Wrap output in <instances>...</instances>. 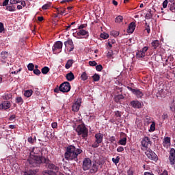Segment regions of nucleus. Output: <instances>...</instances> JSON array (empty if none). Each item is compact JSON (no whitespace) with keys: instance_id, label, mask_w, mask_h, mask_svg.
<instances>
[{"instance_id":"20","label":"nucleus","mask_w":175,"mask_h":175,"mask_svg":"<svg viewBox=\"0 0 175 175\" xmlns=\"http://www.w3.org/2000/svg\"><path fill=\"white\" fill-rule=\"evenodd\" d=\"M10 106H12V104L10 103V101L5 100L2 103V104L0 105V107L3 109L4 110H8V109H10Z\"/></svg>"},{"instance_id":"47","label":"nucleus","mask_w":175,"mask_h":175,"mask_svg":"<svg viewBox=\"0 0 175 175\" xmlns=\"http://www.w3.org/2000/svg\"><path fill=\"white\" fill-rule=\"evenodd\" d=\"M103 69V66L101 64L96 66V70L98 72H102V70Z\"/></svg>"},{"instance_id":"7","label":"nucleus","mask_w":175,"mask_h":175,"mask_svg":"<svg viewBox=\"0 0 175 175\" xmlns=\"http://www.w3.org/2000/svg\"><path fill=\"white\" fill-rule=\"evenodd\" d=\"M96 140L94 143L92 145V147L93 148H97V147H99V144L102 143L103 140V134L99 133L95 135Z\"/></svg>"},{"instance_id":"23","label":"nucleus","mask_w":175,"mask_h":175,"mask_svg":"<svg viewBox=\"0 0 175 175\" xmlns=\"http://www.w3.org/2000/svg\"><path fill=\"white\" fill-rule=\"evenodd\" d=\"M66 78L67 79L68 81H73V80H75V75L73 72H70L66 74Z\"/></svg>"},{"instance_id":"16","label":"nucleus","mask_w":175,"mask_h":175,"mask_svg":"<svg viewBox=\"0 0 175 175\" xmlns=\"http://www.w3.org/2000/svg\"><path fill=\"white\" fill-rule=\"evenodd\" d=\"M70 46V53L71 51H73V50H75V44H73V40H72V39H68L67 41L64 42V46L66 47V46Z\"/></svg>"},{"instance_id":"42","label":"nucleus","mask_w":175,"mask_h":175,"mask_svg":"<svg viewBox=\"0 0 175 175\" xmlns=\"http://www.w3.org/2000/svg\"><path fill=\"white\" fill-rule=\"evenodd\" d=\"M81 77L83 81H85V80H87V79H88V76L87 75V73H85V72H83Z\"/></svg>"},{"instance_id":"54","label":"nucleus","mask_w":175,"mask_h":175,"mask_svg":"<svg viewBox=\"0 0 175 175\" xmlns=\"http://www.w3.org/2000/svg\"><path fill=\"white\" fill-rule=\"evenodd\" d=\"M167 3H168L167 0H165V1L163 2V8L164 9H166V8H167Z\"/></svg>"},{"instance_id":"24","label":"nucleus","mask_w":175,"mask_h":175,"mask_svg":"<svg viewBox=\"0 0 175 175\" xmlns=\"http://www.w3.org/2000/svg\"><path fill=\"white\" fill-rule=\"evenodd\" d=\"M32 94H33V91H32V90H25L24 92V96L26 98H30V96H32Z\"/></svg>"},{"instance_id":"21","label":"nucleus","mask_w":175,"mask_h":175,"mask_svg":"<svg viewBox=\"0 0 175 175\" xmlns=\"http://www.w3.org/2000/svg\"><path fill=\"white\" fill-rule=\"evenodd\" d=\"M135 28H136V23H135L134 22L131 23L127 29L128 33H133Z\"/></svg>"},{"instance_id":"41","label":"nucleus","mask_w":175,"mask_h":175,"mask_svg":"<svg viewBox=\"0 0 175 175\" xmlns=\"http://www.w3.org/2000/svg\"><path fill=\"white\" fill-rule=\"evenodd\" d=\"M23 0H10V3L11 5H16V3H20Z\"/></svg>"},{"instance_id":"13","label":"nucleus","mask_w":175,"mask_h":175,"mask_svg":"<svg viewBox=\"0 0 175 175\" xmlns=\"http://www.w3.org/2000/svg\"><path fill=\"white\" fill-rule=\"evenodd\" d=\"M77 39H82L83 38L81 36H86V38H88L90 36V34L88 31L84 30V29H81L79 31H77Z\"/></svg>"},{"instance_id":"26","label":"nucleus","mask_w":175,"mask_h":175,"mask_svg":"<svg viewBox=\"0 0 175 175\" xmlns=\"http://www.w3.org/2000/svg\"><path fill=\"white\" fill-rule=\"evenodd\" d=\"M152 16H154V14H152V10H151V9H149L148 10V13L146 14V16H145L146 20H150L152 18Z\"/></svg>"},{"instance_id":"59","label":"nucleus","mask_w":175,"mask_h":175,"mask_svg":"<svg viewBox=\"0 0 175 175\" xmlns=\"http://www.w3.org/2000/svg\"><path fill=\"white\" fill-rule=\"evenodd\" d=\"M170 10H171V12H173V10H175V3H174L170 8Z\"/></svg>"},{"instance_id":"35","label":"nucleus","mask_w":175,"mask_h":175,"mask_svg":"<svg viewBox=\"0 0 175 175\" xmlns=\"http://www.w3.org/2000/svg\"><path fill=\"white\" fill-rule=\"evenodd\" d=\"M119 144L121 146H125L126 144V137H123L119 140Z\"/></svg>"},{"instance_id":"3","label":"nucleus","mask_w":175,"mask_h":175,"mask_svg":"<svg viewBox=\"0 0 175 175\" xmlns=\"http://www.w3.org/2000/svg\"><path fill=\"white\" fill-rule=\"evenodd\" d=\"M46 157L39 156H29L27 162L30 167H38L40 164L44 163Z\"/></svg>"},{"instance_id":"25","label":"nucleus","mask_w":175,"mask_h":175,"mask_svg":"<svg viewBox=\"0 0 175 175\" xmlns=\"http://www.w3.org/2000/svg\"><path fill=\"white\" fill-rule=\"evenodd\" d=\"M115 102H116V103H118L120 102H121V100H122V99H124V96L122 94H118L115 96Z\"/></svg>"},{"instance_id":"22","label":"nucleus","mask_w":175,"mask_h":175,"mask_svg":"<svg viewBox=\"0 0 175 175\" xmlns=\"http://www.w3.org/2000/svg\"><path fill=\"white\" fill-rule=\"evenodd\" d=\"M163 145L164 147H166V148H167V147L170 146V137H164L163 140Z\"/></svg>"},{"instance_id":"38","label":"nucleus","mask_w":175,"mask_h":175,"mask_svg":"<svg viewBox=\"0 0 175 175\" xmlns=\"http://www.w3.org/2000/svg\"><path fill=\"white\" fill-rule=\"evenodd\" d=\"M92 79H93L94 81H99V80H100V76H99V75H98V74H94L92 76Z\"/></svg>"},{"instance_id":"19","label":"nucleus","mask_w":175,"mask_h":175,"mask_svg":"<svg viewBox=\"0 0 175 175\" xmlns=\"http://www.w3.org/2000/svg\"><path fill=\"white\" fill-rule=\"evenodd\" d=\"M130 105L133 109H140L142 107V103L139 100H133L130 103Z\"/></svg>"},{"instance_id":"8","label":"nucleus","mask_w":175,"mask_h":175,"mask_svg":"<svg viewBox=\"0 0 175 175\" xmlns=\"http://www.w3.org/2000/svg\"><path fill=\"white\" fill-rule=\"evenodd\" d=\"M62 46L64 44L61 41L56 42L52 47L53 52L54 54L61 53L62 51Z\"/></svg>"},{"instance_id":"62","label":"nucleus","mask_w":175,"mask_h":175,"mask_svg":"<svg viewBox=\"0 0 175 175\" xmlns=\"http://www.w3.org/2000/svg\"><path fill=\"white\" fill-rule=\"evenodd\" d=\"M9 3V0H4V1L3 2V6H8Z\"/></svg>"},{"instance_id":"53","label":"nucleus","mask_w":175,"mask_h":175,"mask_svg":"<svg viewBox=\"0 0 175 175\" xmlns=\"http://www.w3.org/2000/svg\"><path fill=\"white\" fill-rule=\"evenodd\" d=\"M33 70V73L34 75H36L37 76H39V75H40L41 72L39 70V69H34Z\"/></svg>"},{"instance_id":"11","label":"nucleus","mask_w":175,"mask_h":175,"mask_svg":"<svg viewBox=\"0 0 175 175\" xmlns=\"http://www.w3.org/2000/svg\"><path fill=\"white\" fill-rule=\"evenodd\" d=\"M128 90H129V91H131V92H133V94L137 96V98H143V92L140 91V90L139 89H133L129 86L127 87Z\"/></svg>"},{"instance_id":"49","label":"nucleus","mask_w":175,"mask_h":175,"mask_svg":"<svg viewBox=\"0 0 175 175\" xmlns=\"http://www.w3.org/2000/svg\"><path fill=\"white\" fill-rule=\"evenodd\" d=\"M110 48L112 49L111 53L113 55L117 54L118 53V48H116V49L113 51V45H111V44H110Z\"/></svg>"},{"instance_id":"61","label":"nucleus","mask_w":175,"mask_h":175,"mask_svg":"<svg viewBox=\"0 0 175 175\" xmlns=\"http://www.w3.org/2000/svg\"><path fill=\"white\" fill-rule=\"evenodd\" d=\"M147 50H148V47L147 46H144L143 49H142V51H141L142 53H144V54H146Z\"/></svg>"},{"instance_id":"30","label":"nucleus","mask_w":175,"mask_h":175,"mask_svg":"<svg viewBox=\"0 0 175 175\" xmlns=\"http://www.w3.org/2000/svg\"><path fill=\"white\" fill-rule=\"evenodd\" d=\"M123 21H124V17L121 15L118 16L115 18V23H118V24H120V23H122Z\"/></svg>"},{"instance_id":"60","label":"nucleus","mask_w":175,"mask_h":175,"mask_svg":"<svg viewBox=\"0 0 175 175\" xmlns=\"http://www.w3.org/2000/svg\"><path fill=\"white\" fill-rule=\"evenodd\" d=\"M127 175H133V170H132V169H129L127 171Z\"/></svg>"},{"instance_id":"12","label":"nucleus","mask_w":175,"mask_h":175,"mask_svg":"<svg viewBox=\"0 0 175 175\" xmlns=\"http://www.w3.org/2000/svg\"><path fill=\"white\" fill-rule=\"evenodd\" d=\"M167 92V90L165 89V85H160L158 90L157 96H161V98H165V96H166Z\"/></svg>"},{"instance_id":"40","label":"nucleus","mask_w":175,"mask_h":175,"mask_svg":"<svg viewBox=\"0 0 175 175\" xmlns=\"http://www.w3.org/2000/svg\"><path fill=\"white\" fill-rule=\"evenodd\" d=\"M33 68H35V65H33V64L32 63H30L27 65V69L30 72H32V70H33Z\"/></svg>"},{"instance_id":"17","label":"nucleus","mask_w":175,"mask_h":175,"mask_svg":"<svg viewBox=\"0 0 175 175\" xmlns=\"http://www.w3.org/2000/svg\"><path fill=\"white\" fill-rule=\"evenodd\" d=\"M8 57H9L8 52L2 51L0 55V59H1V62L6 64V61H8Z\"/></svg>"},{"instance_id":"44","label":"nucleus","mask_w":175,"mask_h":175,"mask_svg":"<svg viewBox=\"0 0 175 175\" xmlns=\"http://www.w3.org/2000/svg\"><path fill=\"white\" fill-rule=\"evenodd\" d=\"M155 131V122H152L150 125L149 132H154Z\"/></svg>"},{"instance_id":"48","label":"nucleus","mask_w":175,"mask_h":175,"mask_svg":"<svg viewBox=\"0 0 175 175\" xmlns=\"http://www.w3.org/2000/svg\"><path fill=\"white\" fill-rule=\"evenodd\" d=\"M170 109L172 111H175V103L174 101H173L170 105Z\"/></svg>"},{"instance_id":"51","label":"nucleus","mask_w":175,"mask_h":175,"mask_svg":"<svg viewBox=\"0 0 175 175\" xmlns=\"http://www.w3.org/2000/svg\"><path fill=\"white\" fill-rule=\"evenodd\" d=\"M89 65L90 66H96V65H98V64L95 61H90L89 62Z\"/></svg>"},{"instance_id":"56","label":"nucleus","mask_w":175,"mask_h":175,"mask_svg":"<svg viewBox=\"0 0 175 175\" xmlns=\"http://www.w3.org/2000/svg\"><path fill=\"white\" fill-rule=\"evenodd\" d=\"M87 27V25L85 24H82L79 27H78V29H84V28H85Z\"/></svg>"},{"instance_id":"37","label":"nucleus","mask_w":175,"mask_h":175,"mask_svg":"<svg viewBox=\"0 0 175 175\" xmlns=\"http://www.w3.org/2000/svg\"><path fill=\"white\" fill-rule=\"evenodd\" d=\"M49 8H51V3H47L46 4H44L42 5V10H47Z\"/></svg>"},{"instance_id":"55","label":"nucleus","mask_w":175,"mask_h":175,"mask_svg":"<svg viewBox=\"0 0 175 175\" xmlns=\"http://www.w3.org/2000/svg\"><path fill=\"white\" fill-rule=\"evenodd\" d=\"M35 139H33L32 138V137H29L28 139H27V142L29 143H31V144H33V142H34Z\"/></svg>"},{"instance_id":"10","label":"nucleus","mask_w":175,"mask_h":175,"mask_svg":"<svg viewBox=\"0 0 175 175\" xmlns=\"http://www.w3.org/2000/svg\"><path fill=\"white\" fill-rule=\"evenodd\" d=\"M145 154L149 159H151V161H158V156L155 152H152V150H146Z\"/></svg>"},{"instance_id":"36","label":"nucleus","mask_w":175,"mask_h":175,"mask_svg":"<svg viewBox=\"0 0 175 175\" xmlns=\"http://www.w3.org/2000/svg\"><path fill=\"white\" fill-rule=\"evenodd\" d=\"M36 173H38L37 170H30L25 172L26 175H35L36 174Z\"/></svg>"},{"instance_id":"57","label":"nucleus","mask_w":175,"mask_h":175,"mask_svg":"<svg viewBox=\"0 0 175 175\" xmlns=\"http://www.w3.org/2000/svg\"><path fill=\"white\" fill-rule=\"evenodd\" d=\"M117 151L118 152H122V151H124V147L122 146H120L117 148Z\"/></svg>"},{"instance_id":"58","label":"nucleus","mask_w":175,"mask_h":175,"mask_svg":"<svg viewBox=\"0 0 175 175\" xmlns=\"http://www.w3.org/2000/svg\"><path fill=\"white\" fill-rule=\"evenodd\" d=\"M66 12V10L64 8H60V10H59V14H61L62 16V14H64L65 12Z\"/></svg>"},{"instance_id":"31","label":"nucleus","mask_w":175,"mask_h":175,"mask_svg":"<svg viewBox=\"0 0 175 175\" xmlns=\"http://www.w3.org/2000/svg\"><path fill=\"white\" fill-rule=\"evenodd\" d=\"M16 103H18V105H23L24 103V100L21 96L16 97Z\"/></svg>"},{"instance_id":"33","label":"nucleus","mask_w":175,"mask_h":175,"mask_svg":"<svg viewBox=\"0 0 175 175\" xmlns=\"http://www.w3.org/2000/svg\"><path fill=\"white\" fill-rule=\"evenodd\" d=\"M144 57H146V53H144L142 51H139L137 53V58H144Z\"/></svg>"},{"instance_id":"50","label":"nucleus","mask_w":175,"mask_h":175,"mask_svg":"<svg viewBox=\"0 0 175 175\" xmlns=\"http://www.w3.org/2000/svg\"><path fill=\"white\" fill-rule=\"evenodd\" d=\"M51 127L53 129H57V128H58V123H57V122H54L51 124Z\"/></svg>"},{"instance_id":"64","label":"nucleus","mask_w":175,"mask_h":175,"mask_svg":"<svg viewBox=\"0 0 175 175\" xmlns=\"http://www.w3.org/2000/svg\"><path fill=\"white\" fill-rule=\"evenodd\" d=\"M160 175H169V174H167V171L164 170V171L163 172V173L160 174Z\"/></svg>"},{"instance_id":"45","label":"nucleus","mask_w":175,"mask_h":175,"mask_svg":"<svg viewBox=\"0 0 175 175\" xmlns=\"http://www.w3.org/2000/svg\"><path fill=\"white\" fill-rule=\"evenodd\" d=\"M112 161L115 165H117L120 162V157H116V158H112Z\"/></svg>"},{"instance_id":"34","label":"nucleus","mask_w":175,"mask_h":175,"mask_svg":"<svg viewBox=\"0 0 175 175\" xmlns=\"http://www.w3.org/2000/svg\"><path fill=\"white\" fill-rule=\"evenodd\" d=\"M120 92H122V88L119 87H116L114 89V92H113V94L116 95V94H120Z\"/></svg>"},{"instance_id":"29","label":"nucleus","mask_w":175,"mask_h":175,"mask_svg":"<svg viewBox=\"0 0 175 175\" xmlns=\"http://www.w3.org/2000/svg\"><path fill=\"white\" fill-rule=\"evenodd\" d=\"M42 75H47L50 72V68L47 66H44L41 69Z\"/></svg>"},{"instance_id":"6","label":"nucleus","mask_w":175,"mask_h":175,"mask_svg":"<svg viewBox=\"0 0 175 175\" xmlns=\"http://www.w3.org/2000/svg\"><path fill=\"white\" fill-rule=\"evenodd\" d=\"M44 161V163H45L47 169H50L51 170H52V172H54V173H58L59 170V167L58 166L51 163V161H50V159H49L45 158V160Z\"/></svg>"},{"instance_id":"14","label":"nucleus","mask_w":175,"mask_h":175,"mask_svg":"<svg viewBox=\"0 0 175 175\" xmlns=\"http://www.w3.org/2000/svg\"><path fill=\"white\" fill-rule=\"evenodd\" d=\"M169 159H170V163L171 165H174L175 163V149L174 148H171L170 152Z\"/></svg>"},{"instance_id":"1","label":"nucleus","mask_w":175,"mask_h":175,"mask_svg":"<svg viewBox=\"0 0 175 175\" xmlns=\"http://www.w3.org/2000/svg\"><path fill=\"white\" fill-rule=\"evenodd\" d=\"M83 152V150L79 148H76V146L70 145L68 146L66 149V152L64 154V157L66 161H75L77 162L79 161V155Z\"/></svg>"},{"instance_id":"46","label":"nucleus","mask_w":175,"mask_h":175,"mask_svg":"<svg viewBox=\"0 0 175 175\" xmlns=\"http://www.w3.org/2000/svg\"><path fill=\"white\" fill-rule=\"evenodd\" d=\"M100 38L102 39H108L109 38V34L107 33H103L100 34Z\"/></svg>"},{"instance_id":"43","label":"nucleus","mask_w":175,"mask_h":175,"mask_svg":"<svg viewBox=\"0 0 175 175\" xmlns=\"http://www.w3.org/2000/svg\"><path fill=\"white\" fill-rule=\"evenodd\" d=\"M120 35V31H113L111 32V36H113V38H117Z\"/></svg>"},{"instance_id":"32","label":"nucleus","mask_w":175,"mask_h":175,"mask_svg":"<svg viewBox=\"0 0 175 175\" xmlns=\"http://www.w3.org/2000/svg\"><path fill=\"white\" fill-rule=\"evenodd\" d=\"M12 98H13L12 93H7L3 96V99H5L6 100H9V99H12Z\"/></svg>"},{"instance_id":"63","label":"nucleus","mask_w":175,"mask_h":175,"mask_svg":"<svg viewBox=\"0 0 175 175\" xmlns=\"http://www.w3.org/2000/svg\"><path fill=\"white\" fill-rule=\"evenodd\" d=\"M115 116L116 117H121V112H120L119 111H117L115 112Z\"/></svg>"},{"instance_id":"15","label":"nucleus","mask_w":175,"mask_h":175,"mask_svg":"<svg viewBox=\"0 0 175 175\" xmlns=\"http://www.w3.org/2000/svg\"><path fill=\"white\" fill-rule=\"evenodd\" d=\"M80 106H81V101H76L72 105V111H74V113H77V111H79V110H80Z\"/></svg>"},{"instance_id":"5","label":"nucleus","mask_w":175,"mask_h":175,"mask_svg":"<svg viewBox=\"0 0 175 175\" xmlns=\"http://www.w3.org/2000/svg\"><path fill=\"white\" fill-rule=\"evenodd\" d=\"M76 132L79 136L82 135L83 139H85L88 136V129L84 124L78 125Z\"/></svg>"},{"instance_id":"52","label":"nucleus","mask_w":175,"mask_h":175,"mask_svg":"<svg viewBox=\"0 0 175 175\" xmlns=\"http://www.w3.org/2000/svg\"><path fill=\"white\" fill-rule=\"evenodd\" d=\"M5 31V27L3 26V24L0 22V33H2Z\"/></svg>"},{"instance_id":"27","label":"nucleus","mask_w":175,"mask_h":175,"mask_svg":"<svg viewBox=\"0 0 175 175\" xmlns=\"http://www.w3.org/2000/svg\"><path fill=\"white\" fill-rule=\"evenodd\" d=\"M152 46L154 49H158V47H159V40H153L151 43Z\"/></svg>"},{"instance_id":"9","label":"nucleus","mask_w":175,"mask_h":175,"mask_svg":"<svg viewBox=\"0 0 175 175\" xmlns=\"http://www.w3.org/2000/svg\"><path fill=\"white\" fill-rule=\"evenodd\" d=\"M31 157H38L42 152V148H30L29 150Z\"/></svg>"},{"instance_id":"4","label":"nucleus","mask_w":175,"mask_h":175,"mask_svg":"<svg viewBox=\"0 0 175 175\" xmlns=\"http://www.w3.org/2000/svg\"><path fill=\"white\" fill-rule=\"evenodd\" d=\"M70 83L68 81H65L60 84L59 87L57 85V87L54 89V92H55V94H59L60 91L61 92L65 94L66 92H69V91H70Z\"/></svg>"},{"instance_id":"39","label":"nucleus","mask_w":175,"mask_h":175,"mask_svg":"<svg viewBox=\"0 0 175 175\" xmlns=\"http://www.w3.org/2000/svg\"><path fill=\"white\" fill-rule=\"evenodd\" d=\"M6 10H8V12H16V8L12 5H7Z\"/></svg>"},{"instance_id":"2","label":"nucleus","mask_w":175,"mask_h":175,"mask_svg":"<svg viewBox=\"0 0 175 175\" xmlns=\"http://www.w3.org/2000/svg\"><path fill=\"white\" fill-rule=\"evenodd\" d=\"M99 166L96 164L92 165L90 158H85L83 161L82 169L84 171L89 170L88 174H95L98 172Z\"/></svg>"},{"instance_id":"18","label":"nucleus","mask_w":175,"mask_h":175,"mask_svg":"<svg viewBox=\"0 0 175 175\" xmlns=\"http://www.w3.org/2000/svg\"><path fill=\"white\" fill-rule=\"evenodd\" d=\"M151 145V141L148 137H145L142 141V146L143 147L147 148L148 146Z\"/></svg>"},{"instance_id":"28","label":"nucleus","mask_w":175,"mask_h":175,"mask_svg":"<svg viewBox=\"0 0 175 175\" xmlns=\"http://www.w3.org/2000/svg\"><path fill=\"white\" fill-rule=\"evenodd\" d=\"M72 65H73V59H69L67 61L65 68L66 69H69L71 68Z\"/></svg>"}]
</instances>
